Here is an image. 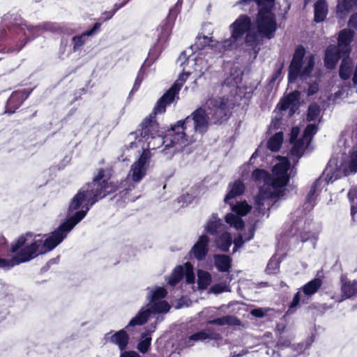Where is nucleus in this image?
Returning <instances> with one entry per match:
<instances>
[{"instance_id": "obj_1", "label": "nucleus", "mask_w": 357, "mask_h": 357, "mask_svg": "<svg viewBox=\"0 0 357 357\" xmlns=\"http://www.w3.org/2000/svg\"><path fill=\"white\" fill-rule=\"evenodd\" d=\"M109 179L106 171L100 169L92 182L86 183L79 190L69 203L66 220L43 241V251H51L55 248L75 225L85 218L95 203L116 191V186L109 182Z\"/></svg>"}, {"instance_id": "obj_2", "label": "nucleus", "mask_w": 357, "mask_h": 357, "mask_svg": "<svg viewBox=\"0 0 357 357\" xmlns=\"http://www.w3.org/2000/svg\"><path fill=\"white\" fill-rule=\"evenodd\" d=\"M290 163L286 158H282L273 167V175L266 171L256 169L252 174V179L259 186V193L255 197V206L259 215L268 217L267 213L275 202L273 199L284 195V187L287 185L292 172L288 173Z\"/></svg>"}, {"instance_id": "obj_3", "label": "nucleus", "mask_w": 357, "mask_h": 357, "mask_svg": "<svg viewBox=\"0 0 357 357\" xmlns=\"http://www.w3.org/2000/svg\"><path fill=\"white\" fill-rule=\"evenodd\" d=\"M231 105L227 95L212 97L208 98L204 105L208 113L205 109L200 107L181 121L190 135L197 139L198 135L202 137L206 132L210 123L222 124L225 122L230 115Z\"/></svg>"}, {"instance_id": "obj_4", "label": "nucleus", "mask_w": 357, "mask_h": 357, "mask_svg": "<svg viewBox=\"0 0 357 357\" xmlns=\"http://www.w3.org/2000/svg\"><path fill=\"white\" fill-rule=\"evenodd\" d=\"M3 22L7 25V22L11 24L8 26L7 30H0V39L9 38L10 42L7 43L8 52H18L25 45L28 40L33 39L40 33L41 30L55 31L56 29L53 24L45 22L37 26H29L22 24V20L16 17L4 16Z\"/></svg>"}, {"instance_id": "obj_5", "label": "nucleus", "mask_w": 357, "mask_h": 357, "mask_svg": "<svg viewBox=\"0 0 357 357\" xmlns=\"http://www.w3.org/2000/svg\"><path fill=\"white\" fill-rule=\"evenodd\" d=\"M305 50L302 45H298L294 53L292 60L289 67L288 79L289 83L294 82L298 78L305 82L307 88L304 91L307 96H310L319 91V84L317 80L312 82L310 75L314 66V56L311 54L305 56Z\"/></svg>"}, {"instance_id": "obj_6", "label": "nucleus", "mask_w": 357, "mask_h": 357, "mask_svg": "<svg viewBox=\"0 0 357 357\" xmlns=\"http://www.w3.org/2000/svg\"><path fill=\"white\" fill-rule=\"evenodd\" d=\"M43 241L33 239V234L30 232L25 236H21L11 245L10 251L13 253L17 252L10 259L0 257V268L9 270L16 265L27 262L33 259L38 254L45 253L47 251L43 250Z\"/></svg>"}, {"instance_id": "obj_7", "label": "nucleus", "mask_w": 357, "mask_h": 357, "mask_svg": "<svg viewBox=\"0 0 357 357\" xmlns=\"http://www.w3.org/2000/svg\"><path fill=\"white\" fill-rule=\"evenodd\" d=\"M155 112L146 118L141 123V129L130 135L135 138V141L130 142V147L142 146L143 151L157 149L160 147L165 148V135H158V124L155 121Z\"/></svg>"}, {"instance_id": "obj_8", "label": "nucleus", "mask_w": 357, "mask_h": 357, "mask_svg": "<svg viewBox=\"0 0 357 357\" xmlns=\"http://www.w3.org/2000/svg\"><path fill=\"white\" fill-rule=\"evenodd\" d=\"M147 300L149 303L143 307L139 312L129 322L126 328L130 326H142L145 324L151 314L167 313L170 305L162 300L167 295V290L162 287L147 288Z\"/></svg>"}, {"instance_id": "obj_9", "label": "nucleus", "mask_w": 357, "mask_h": 357, "mask_svg": "<svg viewBox=\"0 0 357 357\" xmlns=\"http://www.w3.org/2000/svg\"><path fill=\"white\" fill-rule=\"evenodd\" d=\"M165 135V148L162 149L160 152L168 160L171 159L176 152L196 141L195 136H191L185 130L181 120L173 125Z\"/></svg>"}, {"instance_id": "obj_10", "label": "nucleus", "mask_w": 357, "mask_h": 357, "mask_svg": "<svg viewBox=\"0 0 357 357\" xmlns=\"http://www.w3.org/2000/svg\"><path fill=\"white\" fill-rule=\"evenodd\" d=\"M248 27V20L245 17H238L229 25L230 37L222 41L213 40V43L211 44V50L222 56L225 52L237 49L243 43L241 40Z\"/></svg>"}, {"instance_id": "obj_11", "label": "nucleus", "mask_w": 357, "mask_h": 357, "mask_svg": "<svg viewBox=\"0 0 357 357\" xmlns=\"http://www.w3.org/2000/svg\"><path fill=\"white\" fill-rule=\"evenodd\" d=\"M157 31L158 32L157 42L149 50L146 60L144 61L143 66L138 72L135 84L130 93V96L135 93L139 89L144 77V68L145 66H150L151 64L157 59L162 50L165 48V45L169 40L171 34V25L169 23L165 22L157 29Z\"/></svg>"}, {"instance_id": "obj_12", "label": "nucleus", "mask_w": 357, "mask_h": 357, "mask_svg": "<svg viewBox=\"0 0 357 357\" xmlns=\"http://www.w3.org/2000/svg\"><path fill=\"white\" fill-rule=\"evenodd\" d=\"M354 34L353 31L344 29L339 33L337 45H331L327 47L324 58L325 66L327 68H334L340 58L348 57Z\"/></svg>"}, {"instance_id": "obj_13", "label": "nucleus", "mask_w": 357, "mask_h": 357, "mask_svg": "<svg viewBox=\"0 0 357 357\" xmlns=\"http://www.w3.org/2000/svg\"><path fill=\"white\" fill-rule=\"evenodd\" d=\"M228 189L229 192L225 197V202L231 206V211L237 215L241 216L245 215L250 211L251 206L246 202H240L234 204L232 201L236 197L244 192V183L240 180L235 181L229 185Z\"/></svg>"}, {"instance_id": "obj_14", "label": "nucleus", "mask_w": 357, "mask_h": 357, "mask_svg": "<svg viewBox=\"0 0 357 357\" xmlns=\"http://www.w3.org/2000/svg\"><path fill=\"white\" fill-rule=\"evenodd\" d=\"M190 73L185 72L183 68V73L179 75V78L174 84L166 91V93L158 100L155 107V114H162L166 110V107L170 105L176 98L178 99V92L181 90L183 82L188 79Z\"/></svg>"}, {"instance_id": "obj_15", "label": "nucleus", "mask_w": 357, "mask_h": 357, "mask_svg": "<svg viewBox=\"0 0 357 357\" xmlns=\"http://www.w3.org/2000/svg\"><path fill=\"white\" fill-rule=\"evenodd\" d=\"M322 285V280L320 278H314L303 285L294 296L287 314L295 312L300 303H307L308 298L316 294Z\"/></svg>"}, {"instance_id": "obj_16", "label": "nucleus", "mask_w": 357, "mask_h": 357, "mask_svg": "<svg viewBox=\"0 0 357 357\" xmlns=\"http://www.w3.org/2000/svg\"><path fill=\"white\" fill-rule=\"evenodd\" d=\"M151 158V151L148 150L143 151L139 158L131 165L126 183H130L131 181L134 183H139L146 174Z\"/></svg>"}, {"instance_id": "obj_17", "label": "nucleus", "mask_w": 357, "mask_h": 357, "mask_svg": "<svg viewBox=\"0 0 357 357\" xmlns=\"http://www.w3.org/2000/svg\"><path fill=\"white\" fill-rule=\"evenodd\" d=\"M346 175L347 169L343 160L333 158L328 161L322 176L319 178H322V182L324 181L325 184H328Z\"/></svg>"}, {"instance_id": "obj_18", "label": "nucleus", "mask_w": 357, "mask_h": 357, "mask_svg": "<svg viewBox=\"0 0 357 357\" xmlns=\"http://www.w3.org/2000/svg\"><path fill=\"white\" fill-rule=\"evenodd\" d=\"M31 91V89H24L13 92L7 101L4 113L13 114L29 97Z\"/></svg>"}, {"instance_id": "obj_19", "label": "nucleus", "mask_w": 357, "mask_h": 357, "mask_svg": "<svg viewBox=\"0 0 357 357\" xmlns=\"http://www.w3.org/2000/svg\"><path fill=\"white\" fill-rule=\"evenodd\" d=\"M209 238L206 235H202L190 251V255L197 261L205 259L208 252Z\"/></svg>"}, {"instance_id": "obj_20", "label": "nucleus", "mask_w": 357, "mask_h": 357, "mask_svg": "<svg viewBox=\"0 0 357 357\" xmlns=\"http://www.w3.org/2000/svg\"><path fill=\"white\" fill-rule=\"evenodd\" d=\"M101 24L96 22L93 27L82 34L75 36L72 38V45L73 52H77L86 43L88 37L95 36L100 31Z\"/></svg>"}, {"instance_id": "obj_21", "label": "nucleus", "mask_w": 357, "mask_h": 357, "mask_svg": "<svg viewBox=\"0 0 357 357\" xmlns=\"http://www.w3.org/2000/svg\"><path fill=\"white\" fill-rule=\"evenodd\" d=\"M220 338V335L214 332L210 328H205L199 332L195 333L190 335L185 340V344L188 346H192V342L204 341L205 340H218Z\"/></svg>"}, {"instance_id": "obj_22", "label": "nucleus", "mask_w": 357, "mask_h": 357, "mask_svg": "<svg viewBox=\"0 0 357 357\" xmlns=\"http://www.w3.org/2000/svg\"><path fill=\"white\" fill-rule=\"evenodd\" d=\"M341 299L340 302L349 298L353 296H357V282L350 281L346 277H341Z\"/></svg>"}, {"instance_id": "obj_23", "label": "nucleus", "mask_w": 357, "mask_h": 357, "mask_svg": "<svg viewBox=\"0 0 357 357\" xmlns=\"http://www.w3.org/2000/svg\"><path fill=\"white\" fill-rule=\"evenodd\" d=\"M105 338L113 344H116L121 351L124 350L128 343L129 337L124 329L110 335L107 333Z\"/></svg>"}, {"instance_id": "obj_24", "label": "nucleus", "mask_w": 357, "mask_h": 357, "mask_svg": "<svg viewBox=\"0 0 357 357\" xmlns=\"http://www.w3.org/2000/svg\"><path fill=\"white\" fill-rule=\"evenodd\" d=\"M299 98V92L294 91L291 93L280 103V109L286 110L289 109V114L292 115L294 109L298 107Z\"/></svg>"}, {"instance_id": "obj_25", "label": "nucleus", "mask_w": 357, "mask_h": 357, "mask_svg": "<svg viewBox=\"0 0 357 357\" xmlns=\"http://www.w3.org/2000/svg\"><path fill=\"white\" fill-rule=\"evenodd\" d=\"M157 322L154 325H151L150 330L147 332L143 333L141 335L139 342L137 344V349L142 354L146 353L151 347V333L156 328Z\"/></svg>"}, {"instance_id": "obj_26", "label": "nucleus", "mask_w": 357, "mask_h": 357, "mask_svg": "<svg viewBox=\"0 0 357 357\" xmlns=\"http://www.w3.org/2000/svg\"><path fill=\"white\" fill-rule=\"evenodd\" d=\"M314 21L321 22L324 21L328 13V7L324 0H318L314 5Z\"/></svg>"}, {"instance_id": "obj_27", "label": "nucleus", "mask_w": 357, "mask_h": 357, "mask_svg": "<svg viewBox=\"0 0 357 357\" xmlns=\"http://www.w3.org/2000/svg\"><path fill=\"white\" fill-rule=\"evenodd\" d=\"M208 324H215L218 326H240L241 321L236 317L233 315H227L225 317H219L210 320L207 322Z\"/></svg>"}, {"instance_id": "obj_28", "label": "nucleus", "mask_w": 357, "mask_h": 357, "mask_svg": "<svg viewBox=\"0 0 357 357\" xmlns=\"http://www.w3.org/2000/svg\"><path fill=\"white\" fill-rule=\"evenodd\" d=\"M224 225L220 219L213 215L205 227V230L211 235H215L222 231Z\"/></svg>"}, {"instance_id": "obj_29", "label": "nucleus", "mask_w": 357, "mask_h": 357, "mask_svg": "<svg viewBox=\"0 0 357 357\" xmlns=\"http://www.w3.org/2000/svg\"><path fill=\"white\" fill-rule=\"evenodd\" d=\"M215 266L219 271L229 272L231 264V258L225 255H217L214 256Z\"/></svg>"}, {"instance_id": "obj_30", "label": "nucleus", "mask_w": 357, "mask_h": 357, "mask_svg": "<svg viewBox=\"0 0 357 357\" xmlns=\"http://www.w3.org/2000/svg\"><path fill=\"white\" fill-rule=\"evenodd\" d=\"M322 183V178H319L316 180V181L314 183V184L312 185L310 192L307 195L305 202V208L307 210H311L315 203V198L314 195L317 191V189L321 185Z\"/></svg>"}, {"instance_id": "obj_31", "label": "nucleus", "mask_w": 357, "mask_h": 357, "mask_svg": "<svg viewBox=\"0 0 357 357\" xmlns=\"http://www.w3.org/2000/svg\"><path fill=\"white\" fill-rule=\"evenodd\" d=\"M241 76L238 74L236 75L231 74L224 80L222 84V89L225 91V92H227V90H226V89H228L229 92L231 93L233 89L237 88L238 85L241 82Z\"/></svg>"}, {"instance_id": "obj_32", "label": "nucleus", "mask_w": 357, "mask_h": 357, "mask_svg": "<svg viewBox=\"0 0 357 357\" xmlns=\"http://www.w3.org/2000/svg\"><path fill=\"white\" fill-rule=\"evenodd\" d=\"M294 145L291 149V155L293 157L294 160H296L298 162V159L302 156L304 151V148H307L310 144H307L305 140H303V138L299 139L298 140L294 142Z\"/></svg>"}, {"instance_id": "obj_33", "label": "nucleus", "mask_w": 357, "mask_h": 357, "mask_svg": "<svg viewBox=\"0 0 357 357\" xmlns=\"http://www.w3.org/2000/svg\"><path fill=\"white\" fill-rule=\"evenodd\" d=\"M211 43H213V38L206 36H197L195 43L191 45L190 48L192 51L202 50L206 46L211 47Z\"/></svg>"}, {"instance_id": "obj_34", "label": "nucleus", "mask_w": 357, "mask_h": 357, "mask_svg": "<svg viewBox=\"0 0 357 357\" xmlns=\"http://www.w3.org/2000/svg\"><path fill=\"white\" fill-rule=\"evenodd\" d=\"M232 238L229 233L224 232L217 239L218 247L223 252H227L231 245Z\"/></svg>"}, {"instance_id": "obj_35", "label": "nucleus", "mask_w": 357, "mask_h": 357, "mask_svg": "<svg viewBox=\"0 0 357 357\" xmlns=\"http://www.w3.org/2000/svg\"><path fill=\"white\" fill-rule=\"evenodd\" d=\"M283 141V133L279 132L272 136L267 142L268 148L272 151H278Z\"/></svg>"}, {"instance_id": "obj_36", "label": "nucleus", "mask_w": 357, "mask_h": 357, "mask_svg": "<svg viewBox=\"0 0 357 357\" xmlns=\"http://www.w3.org/2000/svg\"><path fill=\"white\" fill-rule=\"evenodd\" d=\"M282 260V257H278L277 255L273 256L269 260L266 268V272L267 274H276L279 272L280 269V264Z\"/></svg>"}, {"instance_id": "obj_37", "label": "nucleus", "mask_w": 357, "mask_h": 357, "mask_svg": "<svg viewBox=\"0 0 357 357\" xmlns=\"http://www.w3.org/2000/svg\"><path fill=\"white\" fill-rule=\"evenodd\" d=\"M184 276V268L183 266H177L173 271L169 278V284L176 286Z\"/></svg>"}, {"instance_id": "obj_38", "label": "nucleus", "mask_w": 357, "mask_h": 357, "mask_svg": "<svg viewBox=\"0 0 357 357\" xmlns=\"http://www.w3.org/2000/svg\"><path fill=\"white\" fill-rule=\"evenodd\" d=\"M197 277L199 288L202 289H206L211 282V274L207 271L199 270L197 273Z\"/></svg>"}, {"instance_id": "obj_39", "label": "nucleus", "mask_w": 357, "mask_h": 357, "mask_svg": "<svg viewBox=\"0 0 357 357\" xmlns=\"http://www.w3.org/2000/svg\"><path fill=\"white\" fill-rule=\"evenodd\" d=\"M225 221L236 229H241L244 227V222L241 218L233 213H228L225 216Z\"/></svg>"}, {"instance_id": "obj_40", "label": "nucleus", "mask_w": 357, "mask_h": 357, "mask_svg": "<svg viewBox=\"0 0 357 357\" xmlns=\"http://www.w3.org/2000/svg\"><path fill=\"white\" fill-rule=\"evenodd\" d=\"M348 198L351 204V219L354 221L355 215L357 213V188H352L349 191Z\"/></svg>"}, {"instance_id": "obj_41", "label": "nucleus", "mask_w": 357, "mask_h": 357, "mask_svg": "<svg viewBox=\"0 0 357 357\" xmlns=\"http://www.w3.org/2000/svg\"><path fill=\"white\" fill-rule=\"evenodd\" d=\"M357 8V0H342L339 1L337 10L340 13L349 12Z\"/></svg>"}, {"instance_id": "obj_42", "label": "nucleus", "mask_w": 357, "mask_h": 357, "mask_svg": "<svg viewBox=\"0 0 357 357\" xmlns=\"http://www.w3.org/2000/svg\"><path fill=\"white\" fill-rule=\"evenodd\" d=\"M317 131L318 126L316 124L312 123L307 125L304 130L302 137L303 140H305L307 144H310L312 141L313 135H315Z\"/></svg>"}, {"instance_id": "obj_43", "label": "nucleus", "mask_w": 357, "mask_h": 357, "mask_svg": "<svg viewBox=\"0 0 357 357\" xmlns=\"http://www.w3.org/2000/svg\"><path fill=\"white\" fill-rule=\"evenodd\" d=\"M351 73V68L349 63L345 59H343L340 67V77L343 79L349 78Z\"/></svg>"}, {"instance_id": "obj_44", "label": "nucleus", "mask_w": 357, "mask_h": 357, "mask_svg": "<svg viewBox=\"0 0 357 357\" xmlns=\"http://www.w3.org/2000/svg\"><path fill=\"white\" fill-rule=\"evenodd\" d=\"M320 111V107L317 104L314 103L310 105L307 111V121H315L319 116Z\"/></svg>"}, {"instance_id": "obj_45", "label": "nucleus", "mask_w": 357, "mask_h": 357, "mask_svg": "<svg viewBox=\"0 0 357 357\" xmlns=\"http://www.w3.org/2000/svg\"><path fill=\"white\" fill-rule=\"evenodd\" d=\"M184 276L185 278V282L188 284H192L195 282V277L193 272L192 266L190 263L187 262L185 264L184 266Z\"/></svg>"}, {"instance_id": "obj_46", "label": "nucleus", "mask_w": 357, "mask_h": 357, "mask_svg": "<svg viewBox=\"0 0 357 357\" xmlns=\"http://www.w3.org/2000/svg\"><path fill=\"white\" fill-rule=\"evenodd\" d=\"M301 239L302 242H305L309 240H311L314 245L317 239V235L315 233L311 232L303 233L301 235Z\"/></svg>"}, {"instance_id": "obj_47", "label": "nucleus", "mask_w": 357, "mask_h": 357, "mask_svg": "<svg viewBox=\"0 0 357 357\" xmlns=\"http://www.w3.org/2000/svg\"><path fill=\"white\" fill-rule=\"evenodd\" d=\"M291 344V341L285 337H280L275 347L278 349H284V348L289 347Z\"/></svg>"}, {"instance_id": "obj_48", "label": "nucleus", "mask_w": 357, "mask_h": 357, "mask_svg": "<svg viewBox=\"0 0 357 357\" xmlns=\"http://www.w3.org/2000/svg\"><path fill=\"white\" fill-rule=\"evenodd\" d=\"M210 291L214 294H220L224 291H227L228 289L226 284L220 283L212 286Z\"/></svg>"}, {"instance_id": "obj_49", "label": "nucleus", "mask_w": 357, "mask_h": 357, "mask_svg": "<svg viewBox=\"0 0 357 357\" xmlns=\"http://www.w3.org/2000/svg\"><path fill=\"white\" fill-rule=\"evenodd\" d=\"M349 167L351 172H357V151L351 154Z\"/></svg>"}, {"instance_id": "obj_50", "label": "nucleus", "mask_w": 357, "mask_h": 357, "mask_svg": "<svg viewBox=\"0 0 357 357\" xmlns=\"http://www.w3.org/2000/svg\"><path fill=\"white\" fill-rule=\"evenodd\" d=\"M267 310L263 308H257L251 311V314L257 318H262L267 314Z\"/></svg>"}, {"instance_id": "obj_51", "label": "nucleus", "mask_w": 357, "mask_h": 357, "mask_svg": "<svg viewBox=\"0 0 357 357\" xmlns=\"http://www.w3.org/2000/svg\"><path fill=\"white\" fill-rule=\"evenodd\" d=\"M244 241H245L243 239L241 236H239L238 238H235L234 241V247L233 252H236L239 248H241L243 245Z\"/></svg>"}, {"instance_id": "obj_52", "label": "nucleus", "mask_w": 357, "mask_h": 357, "mask_svg": "<svg viewBox=\"0 0 357 357\" xmlns=\"http://www.w3.org/2000/svg\"><path fill=\"white\" fill-rule=\"evenodd\" d=\"M348 24L351 28L357 27V13L353 14L348 22Z\"/></svg>"}, {"instance_id": "obj_53", "label": "nucleus", "mask_w": 357, "mask_h": 357, "mask_svg": "<svg viewBox=\"0 0 357 357\" xmlns=\"http://www.w3.org/2000/svg\"><path fill=\"white\" fill-rule=\"evenodd\" d=\"M192 200V196L189 194L183 195L178 198V202H183L186 204L190 203Z\"/></svg>"}, {"instance_id": "obj_54", "label": "nucleus", "mask_w": 357, "mask_h": 357, "mask_svg": "<svg viewBox=\"0 0 357 357\" xmlns=\"http://www.w3.org/2000/svg\"><path fill=\"white\" fill-rule=\"evenodd\" d=\"M299 133V129L298 127H294L291 131L290 142L293 143L296 139Z\"/></svg>"}, {"instance_id": "obj_55", "label": "nucleus", "mask_w": 357, "mask_h": 357, "mask_svg": "<svg viewBox=\"0 0 357 357\" xmlns=\"http://www.w3.org/2000/svg\"><path fill=\"white\" fill-rule=\"evenodd\" d=\"M332 307H333L332 305H328L326 303H324V304L319 305L318 310L321 312L324 313L326 311H328V310L331 309Z\"/></svg>"}, {"instance_id": "obj_56", "label": "nucleus", "mask_w": 357, "mask_h": 357, "mask_svg": "<svg viewBox=\"0 0 357 357\" xmlns=\"http://www.w3.org/2000/svg\"><path fill=\"white\" fill-rule=\"evenodd\" d=\"M282 66L273 73V75L270 80V82H271V83L274 82L280 76V75L282 73Z\"/></svg>"}, {"instance_id": "obj_57", "label": "nucleus", "mask_w": 357, "mask_h": 357, "mask_svg": "<svg viewBox=\"0 0 357 357\" xmlns=\"http://www.w3.org/2000/svg\"><path fill=\"white\" fill-rule=\"evenodd\" d=\"M188 59L186 57L185 52H182L178 59V62H180V65L183 66Z\"/></svg>"}, {"instance_id": "obj_58", "label": "nucleus", "mask_w": 357, "mask_h": 357, "mask_svg": "<svg viewBox=\"0 0 357 357\" xmlns=\"http://www.w3.org/2000/svg\"><path fill=\"white\" fill-rule=\"evenodd\" d=\"M248 353L247 350H242L239 353H236V351L231 353L229 357H241L244 355H245Z\"/></svg>"}, {"instance_id": "obj_59", "label": "nucleus", "mask_w": 357, "mask_h": 357, "mask_svg": "<svg viewBox=\"0 0 357 357\" xmlns=\"http://www.w3.org/2000/svg\"><path fill=\"white\" fill-rule=\"evenodd\" d=\"M6 244V239L5 238L0 235V252L3 250Z\"/></svg>"}, {"instance_id": "obj_60", "label": "nucleus", "mask_w": 357, "mask_h": 357, "mask_svg": "<svg viewBox=\"0 0 357 357\" xmlns=\"http://www.w3.org/2000/svg\"><path fill=\"white\" fill-rule=\"evenodd\" d=\"M125 3H123V4H121L119 6H117V4H115V9L110 13L109 16L107 17L108 19L111 18L112 17V15L114 14V13L118 10L120 8H121Z\"/></svg>"}, {"instance_id": "obj_61", "label": "nucleus", "mask_w": 357, "mask_h": 357, "mask_svg": "<svg viewBox=\"0 0 357 357\" xmlns=\"http://www.w3.org/2000/svg\"><path fill=\"white\" fill-rule=\"evenodd\" d=\"M123 357H139V356L135 352H130V353H127Z\"/></svg>"}, {"instance_id": "obj_62", "label": "nucleus", "mask_w": 357, "mask_h": 357, "mask_svg": "<svg viewBox=\"0 0 357 357\" xmlns=\"http://www.w3.org/2000/svg\"><path fill=\"white\" fill-rule=\"evenodd\" d=\"M59 261V258H54V259H50L47 264V266H50L51 264H56Z\"/></svg>"}, {"instance_id": "obj_63", "label": "nucleus", "mask_w": 357, "mask_h": 357, "mask_svg": "<svg viewBox=\"0 0 357 357\" xmlns=\"http://www.w3.org/2000/svg\"><path fill=\"white\" fill-rule=\"evenodd\" d=\"M253 236H254V229H252L250 230V236L248 238H245V241H248L251 240L253 238Z\"/></svg>"}, {"instance_id": "obj_64", "label": "nucleus", "mask_w": 357, "mask_h": 357, "mask_svg": "<svg viewBox=\"0 0 357 357\" xmlns=\"http://www.w3.org/2000/svg\"><path fill=\"white\" fill-rule=\"evenodd\" d=\"M66 45H67L66 43H64L63 41H61V51H62L63 53L65 51V47H66Z\"/></svg>"}]
</instances>
